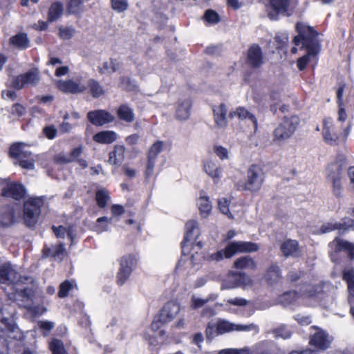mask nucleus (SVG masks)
<instances>
[{"mask_svg": "<svg viewBox=\"0 0 354 354\" xmlns=\"http://www.w3.org/2000/svg\"><path fill=\"white\" fill-rule=\"evenodd\" d=\"M296 30L299 35L295 37L293 42L296 46L302 44L309 55H317L319 52V42L317 39L318 34L310 26L301 23L296 24Z\"/></svg>", "mask_w": 354, "mask_h": 354, "instance_id": "obj_1", "label": "nucleus"}, {"mask_svg": "<svg viewBox=\"0 0 354 354\" xmlns=\"http://www.w3.org/2000/svg\"><path fill=\"white\" fill-rule=\"evenodd\" d=\"M258 250V245L252 242L232 241L229 243L225 249L210 254L209 259L219 261L224 258L230 259L239 252H252Z\"/></svg>", "mask_w": 354, "mask_h": 354, "instance_id": "obj_2", "label": "nucleus"}, {"mask_svg": "<svg viewBox=\"0 0 354 354\" xmlns=\"http://www.w3.org/2000/svg\"><path fill=\"white\" fill-rule=\"evenodd\" d=\"M299 122L300 120L297 115L284 117L273 131V142L281 143L290 138Z\"/></svg>", "mask_w": 354, "mask_h": 354, "instance_id": "obj_3", "label": "nucleus"}, {"mask_svg": "<svg viewBox=\"0 0 354 354\" xmlns=\"http://www.w3.org/2000/svg\"><path fill=\"white\" fill-rule=\"evenodd\" d=\"M27 145L24 142H16L10 147V156L16 158L19 165L24 169H33L35 158L30 151L25 148Z\"/></svg>", "mask_w": 354, "mask_h": 354, "instance_id": "obj_4", "label": "nucleus"}, {"mask_svg": "<svg viewBox=\"0 0 354 354\" xmlns=\"http://www.w3.org/2000/svg\"><path fill=\"white\" fill-rule=\"evenodd\" d=\"M44 201L41 198H30L24 205V219L27 226H34L41 213V207Z\"/></svg>", "mask_w": 354, "mask_h": 354, "instance_id": "obj_5", "label": "nucleus"}, {"mask_svg": "<svg viewBox=\"0 0 354 354\" xmlns=\"http://www.w3.org/2000/svg\"><path fill=\"white\" fill-rule=\"evenodd\" d=\"M40 81V73L37 68H32L18 76L13 77L9 86L17 90L24 87L35 86Z\"/></svg>", "mask_w": 354, "mask_h": 354, "instance_id": "obj_6", "label": "nucleus"}, {"mask_svg": "<svg viewBox=\"0 0 354 354\" xmlns=\"http://www.w3.org/2000/svg\"><path fill=\"white\" fill-rule=\"evenodd\" d=\"M24 280L28 282H32L31 277H21L15 270L14 266L10 263H4L0 265V283L12 285L17 284L19 282H24Z\"/></svg>", "mask_w": 354, "mask_h": 354, "instance_id": "obj_7", "label": "nucleus"}, {"mask_svg": "<svg viewBox=\"0 0 354 354\" xmlns=\"http://www.w3.org/2000/svg\"><path fill=\"white\" fill-rule=\"evenodd\" d=\"M264 178L265 174L263 169L257 165H252L248 170L244 189L250 192L259 191L263 183Z\"/></svg>", "mask_w": 354, "mask_h": 354, "instance_id": "obj_8", "label": "nucleus"}, {"mask_svg": "<svg viewBox=\"0 0 354 354\" xmlns=\"http://www.w3.org/2000/svg\"><path fill=\"white\" fill-rule=\"evenodd\" d=\"M342 166L338 162L329 165L327 168L326 178L327 180L332 184L333 194L337 197L342 196Z\"/></svg>", "mask_w": 354, "mask_h": 354, "instance_id": "obj_9", "label": "nucleus"}, {"mask_svg": "<svg viewBox=\"0 0 354 354\" xmlns=\"http://www.w3.org/2000/svg\"><path fill=\"white\" fill-rule=\"evenodd\" d=\"M10 300L17 301L20 307L35 313L33 307L34 290L32 288L26 287L20 290H17L14 293L8 295Z\"/></svg>", "mask_w": 354, "mask_h": 354, "instance_id": "obj_10", "label": "nucleus"}, {"mask_svg": "<svg viewBox=\"0 0 354 354\" xmlns=\"http://www.w3.org/2000/svg\"><path fill=\"white\" fill-rule=\"evenodd\" d=\"M136 259L132 255L123 256L120 262V269L117 275V283L122 286L132 272V268L136 264Z\"/></svg>", "mask_w": 354, "mask_h": 354, "instance_id": "obj_11", "label": "nucleus"}, {"mask_svg": "<svg viewBox=\"0 0 354 354\" xmlns=\"http://www.w3.org/2000/svg\"><path fill=\"white\" fill-rule=\"evenodd\" d=\"M315 332L311 334L310 344L318 349L326 350L330 347L333 337L326 331L314 327Z\"/></svg>", "mask_w": 354, "mask_h": 354, "instance_id": "obj_12", "label": "nucleus"}, {"mask_svg": "<svg viewBox=\"0 0 354 354\" xmlns=\"http://www.w3.org/2000/svg\"><path fill=\"white\" fill-rule=\"evenodd\" d=\"M324 140L330 145H337L342 142V135L335 131V128L332 122L331 118L324 120V128L322 131Z\"/></svg>", "mask_w": 354, "mask_h": 354, "instance_id": "obj_13", "label": "nucleus"}, {"mask_svg": "<svg viewBox=\"0 0 354 354\" xmlns=\"http://www.w3.org/2000/svg\"><path fill=\"white\" fill-rule=\"evenodd\" d=\"M88 120L95 126H103L115 120V117L106 110L91 111L87 113Z\"/></svg>", "mask_w": 354, "mask_h": 354, "instance_id": "obj_14", "label": "nucleus"}, {"mask_svg": "<svg viewBox=\"0 0 354 354\" xmlns=\"http://www.w3.org/2000/svg\"><path fill=\"white\" fill-rule=\"evenodd\" d=\"M57 86L61 91L71 94L81 93L87 89L86 84H83L80 80H59L57 82Z\"/></svg>", "mask_w": 354, "mask_h": 354, "instance_id": "obj_15", "label": "nucleus"}, {"mask_svg": "<svg viewBox=\"0 0 354 354\" xmlns=\"http://www.w3.org/2000/svg\"><path fill=\"white\" fill-rule=\"evenodd\" d=\"M199 235L200 230L198 223L194 220L187 222L185 225V235L184 241L182 242L183 248H184L187 244L194 245Z\"/></svg>", "mask_w": 354, "mask_h": 354, "instance_id": "obj_16", "label": "nucleus"}, {"mask_svg": "<svg viewBox=\"0 0 354 354\" xmlns=\"http://www.w3.org/2000/svg\"><path fill=\"white\" fill-rule=\"evenodd\" d=\"M272 11L268 14L272 20H277L279 14L286 15L291 5V0H270Z\"/></svg>", "mask_w": 354, "mask_h": 354, "instance_id": "obj_17", "label": "nucleus"}, {"mask_svg": "<svg viewBox=\"0 0 354 354\" xmlns=\"http://www.w3.org/2000/svg\"><path fill=\"white\" fill-rule=\"evenodd\" d=\"M280 250L286 258H298L301 256V250L297 241L288 239L280 245Z\"/></svg>", "mask_w": 354, "mask_h": 354, "instance_id": "obj_18", "label": "nucleus"}, {"mask_svg": "<svg viewBox=\"0 0 354 354\" xmlns=\"http://www.w3.org/2000/svg\"><path fill=\"white\" fill-rule=\"evenodd\" d=\"M263 63V57L261 48L258 45H252L248 51L247 64L253 68H257Z\"/></svg>", "mask_w": 354, "mask_h": 354, "instance_id": "obj_19", "label": "nucleus"}, {"mask_svg": "<svg viewBox=\"0 0 354 354\" xmlns=\"http://www.w3.org/2000/svg\"><path fill=\"white\" fill-rule=\"evenodd\" d=\"M2 196L12 198L15 200H21L25 197L26 190L24 186L18 183H9L4 187L1 192Z\"/></svg>", "mask_w": 354, "mask_h": 354, "instance_id": "obj_20", "label": "nucleus"}, {"mask_svg": "<svg viewBox=\"0 0 354 354\" xmlns=\"http://www.w3.org/2000/svg\"><path fill=\"white\" fill-rule=\"evenodd\" d=\"M180 307L178 304L174 301H169L161 309L159 315L161 321L169 322L173 320L179 313Z\"/></svg>", "mask_w": 354, "mask_h": 354, "instance_id": "obj_21", "label": "nucleus"}, {"mask_svg": "<svg viewBox=\"0 0 354 354\" xmlns=\"http://www.w3.org/2000/svg\"><path fill=\"white\" fill-rule=\"evenodd\" d=\"M264 279L270 286H274L280 283L282 276L279 266L276 263L271 264L266 270Z\"/></svg>", "mask_w": 354, "mask_h": 354, "instance_id": "obj_22", "label": "nucleus"}, {"mask_svg": "<svg viewBox=\"0 0 354 354\" xmlns=\"http://www.w3.org/2000/svg\"><path fill=\"white\" fill-rule=\"evenodd\" d=\"M214 120L217 128L225 129L227 125V108L224 103L213 108Z\"/></svg>", "mask_w": 354, "mask_h": 354, "instance_id": "obj_23", "label": "nucleus"}, {"mask_svg": "<svg viewBox=\"0 0 354 354\" xmlns=\"http://www.w3.org/2000/svg\"><path fill=\"white\" fill-rule=\"evenodd\" d=\"M229 118L231 119L237 118L241 120L248 119L252 122L255 129L257 128V120L256 117L243 106H239L234 111H230Z\"/></svg>", "mask_w": 354, "mask_h": 354, "instance_id": "obj_24", "label": "nucleus"}, {"mask_svg": "<svg viewBox=\"0 0 354 354\" xmlns=\"http://www.w3.org/2000/svg\"><path fill=\"white\" fill-rule=\"evenodd\" d=\"M330 245L332 248L335 247L336 252L344 250L347 252L351 259L354 258V244L337 237L330 243Z\"/></svg>", "mask_w": 354, "mask_h": 354, "instance_id": "obj_25", "label": "nucleus"}, {"mask_svg": "<svg viewBox=\"0 0 354 354\" xmlns=\"http://www.w3.org/2000/svg\"><path fill=\"white\" fill-rule=\"evenodd\" d=\"M353 225V221L351 218H344L341 223H325L321 227L322 233H328L335 230H346Z\"/></svg>", "mask_w": 354, "mask_h": 354, "instance_id": "obj_26", "label": "nucleus"}, {"mask_svg": "<svg viewBox=\"0 0 354 354\" xmlns=\"http://www.w3.org/2000/svg\"><path fill=\"white\" fill-rule=\"evenodd\" d=\"M122 66V64L117 59L109 58L104 62L101 66L98 68L100 74L111 75L118 71Z\"/></svg>", "mask_w": 354, "mask_h": 354, "instance_id": "obj_27", "label": "nucleus"}, {"mask_svg": "<svg viewBox=\"0 0 354 354\" xmlns=\"http://www.w3.org/2000/svg\"><path fill=\"white\" fill-rule=\"evenodd\" d=\"M44 256L45 257H52L55 259L62 260L65 256L66 250L64 244L60 243L57 245H53L51 248L43 249Z\"/></svg>", "mask_w": 354, "mask_h": 354, "instance_id": "obj_28", "label": "nucleus"}, {"mask_svg": "<svg viewBox=\"0 0 354 354\" xmlns=\"http://www.w3.org/2000/svg\"><path fill=\"white\" fill-rule=\"evenodd\" d=\"M192 102L190 100L186 99L178 104L176 116L179 120H186L189 118Z\"/></svg>", "mask_w": 354, "mask_h": 354, "instance_id": "obj_29", "label": "nucleus"}, {"mask_svg": "<svg viewBox=\"0 0 354 354\" xmlns=\"http://www.w3.org/2000/svg\"><path fill=\"white\" fill-rule=\"evenodd\" d=\"M124 151L125 148L124 146H115L114 149L109 153V163L117 166L120 165L124 159Z\"/></svg>", "mask_w": 354, "mask_h": 354, "instance_id": "obj_30", "label": "nucleus"}, {"mask_svg": "<svg viewBox=\"0 0 354 354\" xmlns=\"http://www.w3.org/2000/svg\"><path fill=\"white\" fill-rule=\"evenodd\" d=\"M9 44L18 49H25L29 47L30 41L26 33H18L10 38Z\"/></svg>", "mask_w": 354, "mask_h": 354, "instance_id": "obj_31", "label": "nucleus"}, {"mask_svg": "<svg viewBox=\"0 0 354 354\" xmlns=\"http://www.w3.org/2000/svg\"><path fill=\"white\" fill-rule=\"evenodd\" d=\"M117 115L120 120L130 123L135 120V114L133 109L126 104L119 106Z\"/></svg>", "mask_w": 354, "mask_h": 354, "instance_id": "obj_32", "label": "nucleus"}, {"mask_svg": "<svg viewBox=\"0 0 354 354\" xmlns=\"http://www.w3.org/2000/svg\"><path fill=\"white\" fill-rule=\"evenodd\" d=\"M117 138V134L113 131H102L93 136V140L101 144H111Z\"/></svg>", "mask_w": 354, "mask_h": 354, "instance_id": "obj_33", "label": "nucleus"}, {"mask_svg": "<svg viewBox=\"0 0 354 354\" xmlns=\"http://www.w3.org/2000/svg\"><path fill=\"white\" fill-rule=\"evenodd\" d=\"M204 170L207 175L211 176L214 182H217L221 177L222 169L212 160H207L204 163Z\"/></svg>", "mask_w": 354, "mask_h": 354, "instance_id": "obj_34", "label": "nucleus"}, {"mask_svg": "<svg viewBox=\"0 0 354 354\" xmlns=\"http://www.w3.org/2000/svg\"><path fill=\"white\" fill-rule=\"evenodd\" d=\"M64 12L63 4L56 1L50 6L48 12V21L52 23L59 19Z\"/></svg>", "mask_w": 354, "mask_h": 354, "instance_id": "obj_35", "label": "nucleus"}, {"mask_svg": "<svg viewBox=\"0 0 354 354\" xmlns=\"http://www.w3.org/2000/svg\"><path fill=\"white\" fill-rule=\"evenodd\" d=\"M234 268L237 269L255 270L257 263L250 256H245L237 259L234 263Z\"/></svg>", "mask_w": 354, "mask_h": 354, "instance_id": "obj_36", "label": "nucleus"}, {"mask_svg": "<svg viewBox=\"0 0 354 354\" xmlns=\"http://www.w3.org/2000/svg\"><path fill=\"white\" fill-rule=\"evenodd\" d=\"M198 206L203 218H207L212 211V204L206 196H201L198 199Z\"/></svg>", "mask_w": 354, "mask_h": 354, "instance_id": "obj_37", "label": "nucleus"}, {"mask_svg": "<svg viewBox=\"0 0 354 354\" xmlns=\"http://www.w3.org/2000/svg\"><path fill=\"white\" fill-rule=\"evenodd\" d=\"M240 272H232L228 274L227 279L221 284V290L233 289L239 287Z\"/></svg>", "mask_w": 354, "mask_h": 354, "instance_id": "obj_38", "label": "nucleus"}, {"mask_svg": "<svg viewBox=\"0 0 354 354\" xmlns=\"http://www.w3.org/2000/svg\"><path fill=\"white\" fill-rule=\"evenodd\" d=\"M86 86L89 88L91 95L95 98L99 97L104 93L103 86L94 79H89Z\"/></svg>", "mask_w": 354, "mask_h": 354, "instance_id": "obj_39", "label": "nucleus"}, {"mask_svg": "<svg viewBox=\"0 0 354 354\" xmlns=\"http://www.w3.org/2000/svg\"><path fill=\"white\" fill-rule=\"evenodd\" d=\"M0 324H1V327H4V329L8 333H14L18 328L13 324L12 320L5 317V313L3 310V306L1 303L0 302Z\"/></svg>", "mask_w": 354, "mask_h": 354, "instance_id": "obj_40", "label": "nucleus"}, {"mask_svg": "<svg viewBox=\"0 0 354 354\" xmlns=\"http://www.w3.org/2000/svg\"><path fill=\"white\" fill-rule=\"evenodd\" d=\"M299 297V294L294 290L287 291L278 297V302L283 306H287Z\"/></svg>", "mask_w": 354, "mask_h": 354, "instance_id": "obj_41", "label": "nucleus"}, {"mask_svg": "<svg viewBox=\"0 0 354 354\" xmlns=\"http://www.w3.org/2000/svg\"><path fill=\"white\" fill-rule=\"evenodd\" d=\"M68 13L73 15L81 14L84 10V0H70L67 5Z\"/></svg>", "mask_w": 354, "mask_h": 354, "instance_id": "obj_42", "label": "nucleus"}, {"mask_svg": "<svg viewBox=\"0 0 354 354\" xmlns=\"http://www.w3.org/2000/svg\"><path fill=\"white\" fill-rule=\"evenodd\" d=\"M216 324L217 333L220 335L235 330V324L227 320L218 319Z\"/></svg>", "mask_w": 354, "mask_h": 354, "instance_id": "obj_43", "label": "nucleus"}, {"mask_svg": "<svg viewBox=\"0 0 354 354\" xmlns=\"http://www.w3.org/2000/svg\"><path fill=\"white\" fill-rule=\"evenodd\" d=\"M343 279L348 284L349 294L354 297V269H346L343 272Z\"/></svg>", "mask_w": 354, "mask_h": 354, "instance_id": "obj_44", "label": "nucleus"}, {"mask_svg": "<svg viewBox=\"0 0 354 354\" xmlns=\"http://www.w3.org/2000/svg\"><path fill=\"white\" fill-rule=\"evenodd\" d=\"M50 349L53 354H68L63 342L57 339H54L50 343Z\"/></svg>", "mask_w": 354, "mask_h": 354, "instance_id": "obj_45", "label": "nucleus"}, {"mask_svg": "<svg viewBox=\"0 0 354 354\" xmlns=\"http://www.w3.org/2000/svg\"><path fill=\"white\" fill-rule=\"evenodd\" d=\"M111 8L117 12H123L129 8L128 0H110Z\"/></svg>", "mask_w": 354, "mask_h": 354, "instance_id": "obj_46", "label": "nucleus"}, {"mask_svg": "<svg viewBox=\"0 0 354 354\" xmlns=\"http://www.w3.org/2000/svg\"><path fill=\"white\" fill-rule=\"evenodd\" d=\"M164 142L162 141H157L152 145L148 152L147 158L156 159L158 154L162 151Z\"/></svg>", "mask_w": 354, "mask_h": 354, "instance_id": "obj_47", "label": "nucleus"}, {"mask_svg": "<svg viewBox=\"0 0 354 354\" xmlns=\"http://www.w3.org/2000/svg\"><path fill=\"white\" fill-rule=\"evenodd\" d=\"M109 199V194L106 190L102 189L97 192L96 201L98 206L101 208H103L106 205Z\"/></svg>", "mask_w": 354, "mask_h": 354, "instance_id": "obj_48", "label": "nucleus"}, {"mask_svg": "<svg viewBox=\"0 0 354 354\" xmlns=\"http://www.w3.org/2000/svg\"><path fill=\"white\" fill-rule=\"evenodd\" d=\"M274 337H281L283 339L289 338L292 332L284 325H281L273 330Z\"/></svg>", "mask_w": 354, "mask_h": 354, "instance_id": "obj_49", "label": "nucleus"}, {"mask_svg": "<svg viewBox=\"0 0 354 354\" xmlns=\"http://www.w3.org/2000/svg\"><path fill=\"white\" fill-rule=\"evenodd\" d=\"M52 229L57 238H64L65 234H67L71 240L73 241V236L71 230H67L66 227L62 225L59 227L53 226Z\"/></svg>", "mask_w": 354, "mask_h": 354, "instance_id": "obj_50", "label": "nucleus"}, {"mask_svg": "<svg viewBox=\"0 0 354 354\" xmlns=\"http://www.w3.org/2000/svg\"><path fill=\"white\" fill-rule=\"evenodd\" d=\"M230 203V202L225 198H221L218 202V208L223 214L227 215L228 218H232L233 216L229 209Z\"/></svg>", "mask_w": 354, "mask_h": 354, "instance_id": "obj_51", "label": "nucleus"}, {"mask_svg": "<svg viewBox=\"0 0 354 354\" xmlns=\"http://www.w3.org/2000/svg\"><path fill=\"white\" fill-rule=\"evenodd\" d=\"M73 283L69 281H65L62 283L59 286V290L58 291V296L60 298L66 297L68 295V292L72 289Z\"/></svg>", "mask_w": 354, "mask_h": 354, "instance_id": "obj_52", "label": "nucleus"}, {"mask_svg": "<svg viewBox=\"0 0 354 354\" xmlns=\"http://www.w3.org/2000/svg\"><path fill=\"white\" fill-rule=\"evenodd\" d=\"M204 19L210 24H217L220 21V17L217 12L213 10H207L204 15Z\"/></svg>", "mask_w": 354, "mask_h": 354, "instance_id": "obj_53", "label": "nucleus"}, {"mask_svg": "<svg viewBox=\"0 0 354 354\" xmlns=\"http://www.w3.org/2000/svg\"><path fill=\"white\" fill-rule=\"evenodd\" d=\"M75 33V29L72 27H59V36L63 39H70Z\"/></svg>", "mask_w": 354, "mask_h": 354, "instance_id": "obj_54", "label": "nucleus"}, {"mask_svg": "<svg viewBox=\"0 0 354 354\" xmlns=\"http://www.w3.org/2000/svg\"><path fill=\"white\" fill-rule=\"evenodd\" d=\"M218 335H220V333H217V325L215 326L214 324L209 323L205 330V335L207 339L211 341Z\"/></svg>", "mask_w": 354, "mask_h": 354, "instance_id": "obj_55", "label": "nucleus"}, {"mask_svg": "<svg viewBox=\"0 0 354 354\" xmlns=\"http://www.w3.org/2000/svg\"><path fill=\"white\" fill-rule=\"evenodd\" d=\"M10 113L13 115L21 117L26 113V109L23 105L16 103L12 105Z\"/></svg>", "mask_w": 354, "mask_h": 354, "instance_id": "obj_56", "label": "nucleus"}, {"mask_svg": "<svg viewBox=\"0 0 354 354\" xmlns=\"http://www.w3.org/2000/svg\"><path fill=\"white\" fill-rule=\"evenodd\" d=\"M82 153V147H79L75 148L72 150L70 153V156L68 158H63L62 161L64 163H68L73 161L75 159L77 158Z\"/></svg>", "mask_w": 354, "mask_h": 354, "instance_id": "obj_57", "label": "nucleus"}, {"mask_svg": "<svg viewBox=\"0 0 354 354\" xmlns=\"http://www.w3.org/2000/svg\"><path fill=\"white\" fill-rule=\"evenodd\" d=\"M235 330L236 331L254 330L256 333H258L259 327L257 325H256L254 324H235Z\"/></svg>", "mask_w": 354, "mask_h": 354, "instance_id": "obj_58", "label": "nucleus"}, {"mask_svg": "<svg viewBox=\"0 0 354 354\" xmlns=\"http://www.w3.org/2000/svg\"><path fill=\"white\" fill-rule=\"evenodd\" d=\"M250 350L248 348H226L221 350L218 354H249Z\"/></svg>", "mask_w": 354, "mask_h": 354, "instance_id": "obj_59", "label": "nucleus"}, {"mask_svg": "<svg viewBox=\"0 0 354 354\" xmlns=\"http://www.w3.org/2000/svg\"><path fill=\"white\" fill-rule=\"evenodd\" d=\"M226 302L230 305L236 306H245L248 304L249 301L241 297H235L228 299Z\"/></svg>", "mask_w": 354, "mask_h": 354, "instance_id": "obj_60", "label": "nucleus"}, {"mask_svg": "<svg viewBox=\"0 0 354 354\" xmlns=\"http://www.w3.org/2000/svg\"><path fill=\"white\" fill-rule=\"evenodd\" d=\"M156 159H151V158H147V163L145 171L146 178H149L153 174L156 165Z\"/></svg>", "mask_w": 354, "mask_h": 354, "instance_id": "obj_61", "label": "nucleus"}, {"mask_svg": "<svg viewBox=\"0 0 354 354\" xmlns=\"http://www.w3.org/2000/svg\"><path fill=\"white\" fill-rule=\"evenodd\" d=\"M214 151L217 156H218L221 160L228 158V151L226 148L221 146H216Z\"/></svg>", "mask_w": 354, "mask_h": 354, "instance_id": "obj_62", "label": "nucleus"}, {"mask_svg": "<svg viewBox=\"0 0 354 354\" xmlns=\"http://www.w3.org/2000/svg\"><path fill=\"white\" fill-rule=\"evenodd\" d=\"M239 286H250L252 285V280L245 273L240 272Z\"/></svg>", "mask_w": 354, "mask_h": 354, "instance_id": "obj_63", "label": "nucleus"}, {"mask_svg": "<svg viewBox=\"0 0 354 354\" xmlns=\"http://www.w3.org/2000/svg\"><path fill=\"white\" fill-rule=\"evenodd\" d=\"M208 301H209L208 299H201V298H198L195 296H193L192 298L191 306L194 309H196V308L202 307L203 305H205L206 303H207Z\"/></svg>", "mask_w": 354, "mask_h": 354, "instance_id": "obj_64", "label": "nucleus"}]
</instances>
